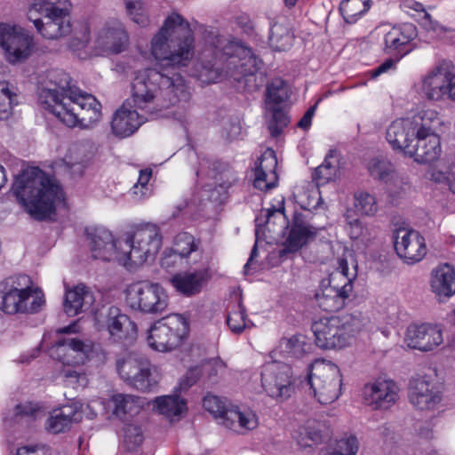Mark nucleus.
<instances>
[{"instance_id":"nucleus-1","label":"nucleus","mask_w":455,"mask_h":455,"mask_svg":"<svg viewBox=\"0 0 455 455\" xmlns=\"http://www.w3.org/2000/svg\"><path fill=\"white\" fill-rule=\"evenodd\" d=\"M151 52L161 69L138 70L132 86L133 107L148 116L190 98L184 78L172 71L188 66L195 54L194 32L188 21L178 13L168 16L152 38Z\"/></svg>"},{"instance_id":"nucleus-2","label":"nucleus","mask_w":455,"mask_h":455,"mask_svg":"<svg viewBox=\"0 0 455 455\" xmlns=\"http://www.w3.org/2000/svg\"><path fill=\"white\" fill-rule=\"evenodd\" d=\"M12 191L29 215L37 220L54 214L56 204L64 201L61 187L38 167L22 171L15 178Z\"/></svg>"},{"instance_id":"nucleus-3","label":"nucleus","mask_w":455,"mask_h":455,"mask_svg":"<svg viewBox=\"0 0 455 455\" xmlns=\"http://www.w3.org/2000/svg\"><path fill=\"white\" fill-rule=\"evenodd\" d=\"M363 326L361 313L323 317L312 323L315 345L323 349H337L348 346Z\"/></svg>"},{"instance_id":"nucleus-4","label":"nucleus","mask_w":455,"mask_h":455,"mask_svg":"<svg viewBox=\"0 0 455 455\" xmlns=\"http://www.w3.org/2000/svg\"><path fill=\"white\" fill-rule=\"evenodd\" d=\"M52 115L68 127L87 129L100 120L101 104L93 95L79 89L64 97L52 109Z\"/></svg>"},{"instance_id":"nucleus-5","label":"nucleus","mask_w":455,"mask_h":455,"mask_svg":"<svg viewBox=\"0 0 455 455\" xmlns=\"http://www.w3.org/2000/svg\"><path fill=\"white\" fill-rule=\"evenodd\" d=\"M67 0H33L28 12L37 31L47 39H58L72 31Z\"/></svg>"},{"instance_id":"nucleus-6","label":"nucleus","mask_w":455,"mask_h":455,"mask_svg":"<svg viewBox=\"0 0 455 455\" xmlns=\"http://www.w3.org/2000/svg\"><path fill=\"white\" fill-rule=\"evenodd\" d=\"M160 228L151 223L137 227L133 231L124 234L123 241H119L122 250V264L142 265L148 259H154L162 247Z\"/></svg>"},{"instance_id":"nucleus-7","label":"nucleus","mask_w":455,"mask_h":455,"mask_svg":"<svg viewBox=\"0 0 455 455\" xmlns=\"http://www.w3.org/2000/svg\"><path fill=\"white\" fill-rule=\"evenodd\" d=\"M236 56L229 59L228 75L237 83V88L252 92L265 84V75L260 71L262 60L256 56L251 48L239 45L235 50Z\"/></svg>"},{"instance_id":"nucleus-8","label":"nucleus","mask_w":455,"mask_h":455,"mask_svg":"<svg viewBox=\"0 0 455 455\" xmlns=\"http://www.w3.org/2000/svg\"><path fill=\"white\" fill-rule=\"evenodd\" d=\"M10 289L2 296L0 308L6 314L36 313L44 303L41 291L31 288L32 281L27 275L7 279Z\"/></svg>"},{"instance_id":"nucleus-9","label":"nucleus","mask_w":455,"mask_h":455,"mask_svg":"<svg viewBox=\"0 0 455 455\" xmlns=\"http://www.w3.org/2000/svg\"><path fill=\"white\" fill-rule=\"evenodd\" d=\"M125 300L132 309L144 314H161L168 307V295L164 288L148 281L129 284L125 290Z\"/></svg>"},{"instance_id":"nucleus-10","label":"nucleus","mask_w":455,"mask_h":455,"mask_svg":"<svg viewBox=\"0 0 455 455\" xmlns=\"http://www.w3.org/2000/svg\"><path fill=\"white\" fill-rule=\"evenodd\" d=\"M189 331L188 320L172 315L155 323L148 331L150 347L159 352L172 351L182 344Z\"/></svg>"},{"instance_id":"nucleus-11","label":"nucleus","mask_w":455,"mask_h":455,"mask_svg":"<svg viewBox=\"0 0 455 455\" xmlns=\"http://www.w3.org/2000/svg\"><path fill=\"white\" fill-rule=\"evenodd\" d=\"M314 372L308 376V384L315 396L322 404L336 401L341 394L342 375L339 368L332 363H318L313 366Z\"/></svg>"},{"instance_id":"nucleus-12","label":"nucleus","mask_w":455,"mask_h":455,"mask_svg":"<svg viewBox=\"0 0 455 455\" xmlns=\"http://www.w3.org/2000/svg\"><path fill=\"white\" fill-rule=\"evenodd\" d=\"M203 406L214 419L220 420L225 427L235 432L252 430L258 427L257 415L250 411H241L237 408L228 409L225 402L219 396L207 395L203 399Z\"/></svg>"},{"instance_id":"nucleus-13","label":"nucleus","mask_w":455,"mask_h":455,"mask_svg":"<svg viewBox=\"0 0 455 455\" xmlns=\"http://www.w3.org/2000/svg\"><path fill=\"white\" fill-rule=\"evenodd\" d=\"M116 367L120 378L139 391L150 392L157 384L146 357L128 354L116 359Z\"/></svg>"},{"instance_id":"nucleus-14","label":"nucleus","mask_w":455,"mask_h":455,"mask_svg":"<svg viewBox=\"0 0 455 455\" xmlns=\"http://www.w3.org/2000/svg\"><path fill=\"white\" fill-rule=\"evenodd\" d=\"M261 386L266 393L278 401H284L294 392V380L290 365L269 362L261 367Z\"/></svg>"},{"instance_id":"nucleus-15","label":"nucleus","mask_w":455,"mask_h":455,"mask_svg":"<svg viewBox=\"0 0 455 455\" xmlns=\"http://www.w3.org/2000/svg\"><path fill=\"white\" fill-rule=\"evenodd\" d=\"M0 46L11 64L28 60L34 50L33 37L25 29L0 23Z\"/></svg>"},{"instance_id":"nucleus-16","label":"nucleus","mask_w":455,"mask_h":455,"mask_svg":"<svg viewBox=\"0 0 455 455\" xmlns=\"http://www.w3.org/2000/svg\"><path fill=\"white\" fill-rule=\"evenodd\" d=\"M287 236L278 251L279 257H286L299 251L302 247L315 241L318 228L312 226L306 216L299 212H295L291 222L287 223Z\"/></svg>"},{"instance_id":"nucleus-17","label":"nucleus","mask_w":455,"mask_h":455,"mask_svg":"<svg viewBox=\"0 0 455 455\" xmlns=\"http://www.w3.org/2000/svg\"><path fill=\"white\" fill-rule=\"evenodd\" d=\"M71 77L63 70H52L48 74V82L38 92V103L52 114L55 106L68 97L70 92L78 91L79 88L70 85Z\"/></svg>"},{"instance_id":"nucleus-18","label":"nucleus","mask_w":455,"mask_h":455,"mask_svg":"<svg viewBox=\"0 0 455 455\" xmlns=\"http://www.w3.org/2000/svg\"><path fill=\"white\" fill-rule=\"evenodd\" d=\"M393 239L397 255L408 264L420 261L427 253L425 238L416 230L396 229Z\"/></svg>"},{"instance_id":"nucleus-19","label":"nucleus","mask_w":455,"mask_h":455,"mask_svg":"<svg viewBox=\"0 0 455 455\" xmlns=\"http://www.w3.org/2000/svg\"><path fill=\"white\" fill-rule=\"evenodd\" d=\"M90 248L93 259L104 261L116 260L122 263V250L119 247V241L115 240L110 231L104 228H92L86 229Z\"/></svg>"},{"instance_id":"nucleus-20","label":"nucleus","mask_w":455,"mask_h":455,"mask_svg":"<svg viewBox=\"0 0 455 455\" xmlns=\"http://www.w3.org/2000/svg\"><path fill=\"white\" fill-rule=\"evenodd\" d=\"M417 36V28L412 23L394 27L384 36V51L400 60L416 47L414 40Z\"/></svg>"},{"instance_id":"nucleus-21","label":"nucleus","mask_w":455,"mask_h":455,"mask_svg":"<svg viewBox=\"0 0 455 455\" xmlns=\"http://www.w3.org/2000/svg\"><path fill=\"white\" fill-rule=\"evenodd\" d=\"M363 396L366 403L374 410H387L398 400V387L391 380L378 379L365 385Z\"/></svg>"},{"instance_id":"nucleus-22","label":"nucleus","mask_w":455,"mask_h":455,"mask_svg":"<svg viewBox=\"0 0 455 455\" xmlns=\"http://www.w3.org/2000/svg\"><path fill=\"white\" fill-rule=\"evenodd\" d=\"M90 351V346L79 339L63 338L59 339L51 349V355L67 366L83 364Z\"/></svg>"},{"instance_id":"nucleus-23","label":"nucleus","mask_w":455,"mask_h":455,"mask_svg":"<svg viewBox=\"0 0 455 455\" xmlns=\"http://www.w3.org/2000/svg\"><path fill=\"white\" fill-rule=\"evenodd\" d=\"M443 334L436 326L422 323L411 324L405 334L407 346L420 351H430L443 343Z\"/></svg>"},{"instance_id":"nucleus-24","label":"nucleus","mask_w":455,"mask_h":455,"mask_svg":"<svg viewBox=\"0 0 455 455\" xmlns=\"http://www.w3.org/2000/svg\"><path fill=\"white\" fill-rule=\"evenodd\" d=\"M335 278V276L331 275L329 280L330 284L315 293L318 306L327 312H335L342 309L353 290L350 278H345V283L340 287L332 285Z\"/></svg>"},{"instance_id":"nucleus-25","label":"nucleus","mask_w":455,"mask_h":455,"mask_svg":"<svg viewBox=\"0 0 455 455\" xmlns=\"http://www.w3.org/2000/svg\"><path fill=\"white\" fill-rule=\"evenodd\" d=\"M409 399L414 407L423 411L434 409L440 403L441 396L438 391L430 387L429 381L419 377L410 380Z\"/></svg>"},{"instance_id":"nucleus-26","label":"nucleus","mask_w":455,"mask_h":455,"mask_svg":"<svg viewBox=\"0 0 455 455\" xmlns=\"http://www.w3.org/2000/svg\"><path fill=\"white\" fill-rule=\"evenodd\" d=\"M148 116L140 115L136 109L128 108L123 104L114 114L111 121L113 133L120 138H126L133 134Z\"/></svg>"},{"instance_id":"nucleus-27","label":"nucleus","mask_w":455,"mask_h":455,"mask_svg":"<svg viewBox=\"0 0 455 455\" xmlns=\"http://www.w3.org/2000/svg\"><path fill=\"white\" fill-rule=\"evenodd\" d=\"M386 138L394 150L408 156V148H412L416 140L412 124L409 118L396 119L388 126Z\"/></svg>"},{"instance_id":"nucleus-28","label":"nucleus","mask_w":455,"mask_h":455,"mask_svg":"<svg viewBox=\"0 0 455 455\" xmlns=\"http://www.w3.org/2000/svg\"><path fill=\"white\" fill-rule=\"evenodd\" d=\"M129 42V36L120 22L104 27L97 38L98 46L111 53L124 52Z\"/></svg>"},{"instance_id":"nucleus-29","label":"nucleus","mask_w":455,"mask_h":455,"mask_svg":"<svg viewBox=\"0 0 455 455\" xmlns=\"http://www.w3.org/2000/svg\"><path fill=\"white\" fill-rule=\"evenodd\" d=\"M408 148V156L413 157L417 163L431 164L441 155V140L438 135L418 137L412 148Z\"/></svg>"},{"instance_id":"nucleus-30","label":"nucleus","mask_w":455,"mask_h":455,"mask_svg":"<svg viewBox=\"0 0 455 455\" xmlns=\"http://www.w3.org/2000/svg\"><path fill=\"white\" fill-rule=\"evenodd\" d=\"M93 292L86 285L80 283L67 290L64 300V311L69 316H75L88 310L94 303Z\"/></svg>"},{"instance_id":"nucleus-31","label":"nucleus","mask_w":455,"mask_h":455,"mask_svg":"<svg viewBox=\"0 0 455 455\" xmlns=\"http://www.w3.org/2000/svg\"><path fill=\"white\" fill-rule=\"evenodd\" d=\"M331 435L332 431L327 422L309 419L299 429L297 443L301 448H310L327 442Z\"/></svg>"},{"instance_id":"nucleus-32","label":"nucleus","mask_w":455,"mask_h":455,"mask_svg":"<svg viewBox=\"0 0 455 455\" xmlns=\"http://www.w3.org/2000/svg\"><path fill=\"white\" fill-rule=\"evenodd\" d=\"M449 73L448 64L443 63L424 78L422 91L427 99L439 100L446 95Z\"/></svg>"},{"instance_id":"nucleus-33","label":"nucleus","mask_w":455,"mask_h":455,"mask_svg":"<svg viewBox=\"0 0 455 455\" xmlns=\"http://www.w3.org/2000/svg\"><path fill=\"white\" fill-rule=\"evenodd\" d=\"M151 403L153 410L170 422L180 420L188 410L187 401L177 394L157 396Z\"/></svg>"},{"instance_id":"nucleus-34","label":"nucleus","mask_w":455,"mask_h":455,"mask_svg":"<svg viewBox=\"0 0 455 455\" xmlns=\"http://www.w3.org/2000/svg\"><path fill=\"white\" fill-rule=\"evenodd\" d=\"M107 327L115 340L132 339L137 331L136 324L119 308L111 307L107 315Z\"/></svg>"},{"instance_id":"nucleus-35","label":"nucleus","mask_w":455,"mask_h":455,"mask_svg":"<svg viewBox=\"0 0 455 455\" xmlns=\"http://www.w3.org/2000/svg\"><path fill=\"white\" fill-rule=\"evenodd\" d=\"M208 277V271L201 269L176 274L171 278V283L180 293L190 297L201 291Z\"/></svg>"},{"instance_id":"nucleus-36","label":"nucleus","mask_w":455,"mask_h":455,"mask_svg":"<svg viewBox=\"0 0 455 455\" xmlns=\"http://www.w3.org/2000/svg\"><path fill=\"white\" fill-rule=\"evenodd\" d=\"M109 406L112 408L113 415L123 421H126L141 411L144 403L140 397L136 395L116 394L111 396Z\"/></svg>"},{"instance_id":"nucleus-37","label":"nucleus","mask_w":455,"mask_h":455,"mask_svg":"<svg viewBox=\"0 0 455 455\" xmlns=\"http://www.w3.org/2000/svg\"><path fill=\"white\" fill-rule=\"evenodd\" d=\"M82 419V412L71 405L54 410L47 419L46 428L52 434H60L70 429L74 423Z\"/></svg>"},{"instance_id":"nucleus-38","label":"nucleus","mask_w":455,"mask_h":455,"mask_svg":"<svg viewBox=\"0 0 455 455\" xmlns=\"http://www.w3.org/2000/svg\"><path fill=\"white\" fill-rule=\"evenodd\" d=\"M432 291L439 297H451L455 293V269L450 264L439 266L431 278Z\"/></svg>"},{"instance_id":"nucleus-39","label":"nucleus","mask_w":455,"mask_h":455,"mask_svg":"<svg viewBox=\"0 0 455 455\" xmlns=\"http://www.w3.org/2000/svg\"><path fill=\"white\" fill-rule=\"evenodd\" d=\"M369 172L373 179L387 183L389 180L399 181L403 186L407 185V178L399 175L394 169L393 164L382 158H373L369 163Z\"/></svg>"},{"instance_id":"nucleus-40","label":"nucleus","mask_w":455,"mask_h":455,"mask_svg":"<svg viewBox=\"0 0 455 455\" xmlns=\"http://www.w3.org/2000/svg\"><path fill=\"white\" fill-rule=\"evenodd\" d=\"M371 7V0H343L339 12L347 24H355Z\"/></svg>"},{"instance_id":"nucleus-41","label":"nucleus","mask_w":455,"mask_h":455,"mask_svg":"<svg viewBox=\"0 0 455 455\" xmlns=\"http://www.w3.org/2000/svg\"><path fill=\"white\" fill-rule=\"evenodd\" d=\"M268 39L270 46L275 51L282 52L292 45L293 35L288 26L276 21L271 26Z\"/></svg>"},{"instance_id":"nucleus-42","label":"nucleus","mask_w":455,"mask_h":455,"mask_svg":"<svg viewBox=\"0 0 455 455\" xmlns=\"http://www.w3.org/2000/svg\"><path fill=\"white\" fill-rule=\"evenodd\" d=\"M409 120L412 124L416 138L436 135L432 125L433 123L438 122L436 112L433 110L421 111Z\"/></svg>"},{"instance_id":"nucleus-43","label":"nucleus","mask_w":455,"mask_h":455,"mask_svg":"<svg viewBox=\"0 0 455 455\" xmlns=\"http://www.w3.org/2000/svg\"><path fill=\"white\" fill-rule=\"evenodd\" d=\"M337 170V160L334 159L333 151L331 150L323 164L315 169L313 180L317 185H325L335 178Z\"/></svg>"},{"instance_id":"nucleus-44","label":"nucleus","mask_w":455,"mask_h":455,"mask_svg":"<svg viewBox=\"0 0 455 455\" xmlns=\"http://www.w3.org/2000/svg\"><path fill=\"white\" fill-rule=\"evenodd\" d=\"M246 316V309L240 301L228 314L227 324L230 331L234 333H241L244 329L251 328L253 323Z\"/></svg>"},{"instance_id":"nucleus-45","label":"nucleus","mask_w":455,"mask_h":455,"mask_svg":"<svg viewBox=\"0 0 455 455\" xmlns=\"http://www.w3.org/2000/svg\"><path fill=\"white\" fill-rule=\"evenodd\" d=\"M287 84L279 78L274 79L267 87V103L279 107L289 99Z\"/></svg>"},{"instance_id":"nucleus-46","label":"nucleus","mask_w":455,"mask_h":455,"mask_svg":"<svg viewBox=\"0 0 455 455\" xmlns=\"http://www.w3.org/2000/svg\"><path fill=\"white\" fill-rule=\"evenodd\" d=\"M199 244L200 242L196 241L192 235L182 232L176 235L172 250L179 255L180 259H184L197 251Z\"/></svg>"},{"instance_id":"nucleus-47","label":"nucleus","mask_w":455,"mask_h":455,"mask_svg":"<svg viewBox=\"0 0 455 455\" xmlns=\"http://www.w3.org/2000/svg\"><path fill=\"white\" fill-rule=\"evenodd\" d=\"M16 92L9 87L8 83H0V120L8 119L12 114V107L18 104Z\"/></svg>"},{"instance_id":"nucleus-48","label":"nucleus","mask_w":455,"mask_h":455,"mask_svg":"<svg viewBox=\"0 0 455 455\" xmlns=\"http://www.w3.org/2000/svg\"><path fill=\"white\" fill-rule=\"evenodd\" d=\"M285 351L295 358H300L309 352L311 344L301 334L293 335L289 339H283Z\"/></svg>"},{"instance_id":"nucleus-49","label":"nucleus","mask_w":455,"mask_h":455,"mask_svg":"<svg viewBox=\"0 0 455 455\" xmlns=\"http://www.w3.org/2000/svg\"><path fill=\"white\" fill-rule=\"evenodd\" d=\"M143 439V434L140 427L128 424L124 427L123 448L126 452H136Z\"/></svg>"},{"instance_id":"nucleus-50","label":"nucleus","mask_w":455,"mask_h":455,"mask_svg":"<svg viewBox=\"0 0 455 455\" xmlns=\"http://www.w3.org/2000/svg\"><path fill=\"white\" fill-rule=\"evenodd\" d=\"M60 376L67 386L73 388L82 387H84L88 384V379L85 372L76 366L64 367L60 371Z\"/></svg>"},{"instance_id":"nucleus-51","label":"nucleus","mask_w":455,"mask_h":455,"mask_svg":"<svg viewBox=\"0 0 455 455\" xmlns=\"http://www.w3.org/2000/svg\"><path fill=\"white\" fill-rule=\"evenodd\" d=\"M276 167L277 158L275 152L271 148H267L255 163L254 170L267 172L273 181L275 180H278Z\"/></svg>"},{"instance_id":"nucleus-52","label":"nucleus","mask_w":455,"mask_h":455,"mask_svg":"<svg viewBox=\"0 0 455 455\" xmlns=\"http://www.w3.org/2000/svg\"><path fill=\"white\" fill-rule=\"evenodd\" d=\"M346 230L353 241L367 243L371 240V234L366 226L359 219L347 218Z\"/></svg>"},{"instance_id":"nucleus-53","label":"nucleus","mask_w":455,"mask_h":455,"mask_svg":"<svg viewBox=\"0 0 455 455\" xmlns=\"http://www.w3.org/2000/svg\"><path fill=\"white\" fill-rule=\"evenodd\" d=\"M272 119L268 124V130L272 137H278L283 130L289 124L290 117L279 107H271Z\"/></svg>"},{"instance_id":"nucleus-54","label":"nucleus","mask_w":455,"mask_h":455,"mask_svg":"<svg viewBox=\"0 0 455 455\" xmlns=\"http://www.w3.org/2000/svg\"><path fill=\"white\" fill-rule=\"evenodd\" d=\"M359 451V441L355 435H344L336 441L334 451L331 455H356Z\"/></svg>"},{"instance_id":"nucleus-55","label":"nucleus","mask_w":455,"mask_h":455,"mask_svg":"<svg viewBox=\"0 0 455 455\" xmlns=\"http://www.w3.org/2000/svg\"><path fill=\"white\" fill-rule=\"evenodd\" d=\"M125 7L132 20L140 27H146L149 23L148 15L144 4L140 1L125 0Z\"/></svg>"},{"instance_id":"nucleus-56","label":"nucleus","mask_w":455,"mask_h":455,"mask_svg":"<svg viewBox=\"0 0 455 455\" xmlns=\"http://www.w3.org/2000/svg\"><path fill=\"white\" fill-rule=\"evenodd\" d=\"M355 206L356 210L364 215H374L378 206L373 196L367 192H359L355 195Z\"/></svg>"},{"instance_id":"nucleus-57","label":"nucleus","mask_w":455,"mask_h":455,"mask_svg":"<svg viewBox=\"0 0 455 455\" xmlns=\"http://www.w3.org/2000/svg\"><path fill=\"white\" fill-rule=\"evenodd\" d=\"M90 41V28L87 24L80 23L74 29V35L69 41V48L78 51L84 48Z\"/></svg>"},{"instance_id":"nucleus-58","label":"nucleus","mask_w":455,"mask_h":455,"mask_svg":"<svg viewBox=\"0 0 455 455\" xmlns=\"http://www.w3.org/2000/svg\"><path fill=\"white\" fill-rule=\"evenodd\" d=\"M278 180L272 179L263 171L254 170L253 187L263 192H267L277 186Z\"/></svg>"},{"instance_id":"nucleus-59","label":"nucleus","mask_w":455,"mask_h":455,"mask_svg":"<svg viewBox=\"0 0 455 455\" xmlns=\"http://www.w3.org/2000/svg\"><path fill=\"white\" fill-rule=\"evenodd\" d=\"M275 214L283 215L285 218L284 207L279 209H275V207H273L269 209H263L260 211V212L255 218L256 235H258L259 234V228L267 224L270 221L271 218L274 217Z\"/></svg>"},{"instance_id":"nucleus-60","label":"nucleus","mask_w":455,"mask_h":455,"mask_svg":"<svg viewBox=\"0 0 455 455\" xmlns=\"http://www.w3.org/2000/svg\"><path fill=\"white\" fill-rule=\"evenodd\" d=\"M201 376V370L199 367H194L188 371L185 378L180 382V388L188 389L193 386Z\"/></svg>"},{"instance_id":"nucleus-61","label":"nucleus","mask_w":455,"mask_h":455,"mask_svg":"<svg viewBox=\"0 0 455 455\" xmlns=\"http://www.w3.org/2000/svg\"><path fill=\"white\" fill-rule=\"evenodd\" d=\"M152 194V189L149 186H143L140 184H134L131 189V195L135 200H142L150 196Z\"/></svg>"},{"instance_id":"nucleus-62","label":"nucleus","mask_w":455,"mask_h":455,"mask_svg":"<svg viewBox=\"0 0 455 455\" xmlns=\"http://www.w3.org/2000/svg\"><path fill=\"white\" fill-rule=\"evenodd\" d=\"M37 410V406L32 403L18 404L14 409L17 416H32Z\"/></svg>"},{"instance_id":"nucleus-63","label":"nucleus","mask_w":455,"mask_h":455,"mask_svg":"<svg viewBox=\"0 0 455 455\" xmlns=\"http://www.w3.org/2000/svg\"><path fill=\"white\" fill-rule=\"evenodd\" d=\"M398 60H397V59L395 60L392 58L387 59L383 63H381L377 68H375L374 69L371 70V76L377 77V76H380L381 74L386 73L388 70L394 68L395 66V63Z\"/></svg>"},{"instance_id":"nucleus-64","label":"nucleus","mask_w":455,"mask_h":455,"mask_svg":"<svg viewBox=\"0 0 455 455\" xmlns=\"http://www.w3.org/2000/svg\"><path fill=\"white\" fill-rule=\"evenodd\" d=\"M237 25L243 30L244 33L251 35L254 31V24L247 15H240L236 18Z\"/></svg>"}]
</instances>
